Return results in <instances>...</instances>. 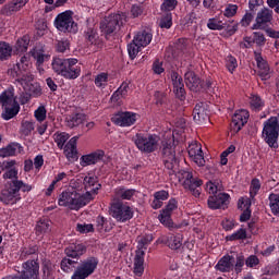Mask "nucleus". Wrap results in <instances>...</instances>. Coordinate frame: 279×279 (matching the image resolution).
<instances>
[{
	"label": "nucleus",
	"mask_w": 279,
	"mask_h": 279,
	"mask_svg": "<svg viewBox=\"0 0 279 279\" xmlns=\"http://www.w3.org/2000/svg\"><path fill=\"white\" fill-rule=\"evenodd\" d=\"M4 170L2 178L10 181L5 183L0 193V202L5 206H14V204H19L23 199V193H29L33 187L23 180H19V169L10 168Z\"/></svg>",
	"instance_id": "nucleus-1"
},
{
	"label": "nucleus",
	"mask_w": 279,
	"mask_h": 279,
	"mask_svg": "<svg viewBox=\"0 0 279 279\" xmlns=\"http://www.w3.org/2000/svg\"><path fill=\"white\" fill-rule=\"evenodd\" d=\"M71 257H63L60 263V268L64 274H73L71 279H86L95 274V269L99 265V258L95 256L87 257L81 263ZM74 271V272H73Z\"/></svg>",
	"instance_id": "nucleus-2"
},
{
	"label": "nucleus",
	"mask_w": 279,
	"mask_h": 279,
	"mask_svg": "<svg viewBox=\"0 0 279 279\" xmlns=\"http://www.w3.org/2000/svg\"><path fill=\"white\" fill-rule=\"evenodd\" d=\"M151 241H154L151 233L137 238V248L133 260V274L135 278H143L145 274V250L149 247Z\"/></svg>",
	"instance_id": "nucleus-3"
},
{
	"label": "nucleus",
	"mask_w": 279,
	"mask_h": 279,
	"mask_svg": "<svg viewBox=\"0 0 279 279\" xmlns=\"http://www.w3.org/2000/svg\"><path fill=\"white\" fill-rule=\"evenodd\" d=\"M0 106L2 108L1 119L10 121L21 112V104L14 96V88L4 89L0 94Z\"/></svg>",
	"instance_id": "nucleus-4"
},
{
	"label": "nucleus",
	"mask_w": 279,
	"mask_h": 279,
	"mask_svg": "<svg viewBox=\"0 0 279 279\" xmlns=\"http://www.w3.org/2000/svg\"><path fill=\"white\" fill-rule=\"evenodd\" d=\"M90 194L82 195L74 190L63 191L58 199L59 206L71 208V210H80L88 204Z\"/></svg>",
	"instance_id": "nucleus-5"
},
{
	"label": "nucleus",
	"mask_w": 279,
	"mask_h": 279,
	"mask_svg": "<svg viewBox=\"0 0 279 279\" xmlns=\"http://www.w3.org/2000/svg\"><path fill=\"white\" fill-rule=\"evenodd\" d=\"M133 141L141 154H154V151H158L160 137L151 133H137Z\"/></svg>",
	"instance_id": "nucleus-6"
},
{
	"label": "nucleus",
	"mask_w": 279,
	"mask_h": 279,
	"mask_svg": "<svg viewBox=\"0 0 279 279\" xmlns=\"http://www.w3.org/2000/svg\"><path fill=\"white\" fill-rule=\"evenodd\" d=\"M53 26L63 34H77V23L73 20V11L71 10L59 13L54 17Z\"/></svg>",
	"instance_id": "nucleus-7"
},
{
	"label": "nucleus",
	"mask_w": 279,
	"mask_h": 279,
	"mask_svg": "<svg viewBox=\"0 0 279 279\" xmlns=\"http://www.w3.org/2000/svg\"><path fill=\"white\" fill-rule=\"evenodd\" d=\"M175 140H168L161 142V160L168 171H173L175 165H178V157L175 156Z\"/></svg>",
	"instance_id": "nucleus-8"
},
{
	"label": "nucleus",
	"mask_w": 279,
	"mask_h": 279,
	"mask_svg": "<svg viewBox=\"0 0 279 279\" xmlns=\"http://www.w3.org/2000/svg\"><path fill=\"white\" fill-rule=\"evenodd\" d=\"M174 210H178V198L171 197L158 216L160 223H162V226L166 228H169V230L173 228L179 230V228H182V225L173 223L171 216L173 215Z\"/></svg>",
	"instance_id": "nucleus-9"
},
{
	"label": "nucleus",
	"mask_w": 279,
	"mask_h": 279,
	"mask_svg": "<svg viewBox=\"0 0 279 279\" xmlns=\"http://www.w3.org/2000/svg\"><path fill=\"white\" fill-rule=\"evenodd\" d=\"M111 217L119 223H125L134 218V210L121 201H113L110 208Z\"/></svg>",
	"instance_id": "nucleus-10"
},
{
	"label": "nucleus",
	"mask_w": 279,
	"mask_h": 279,
	"mask_svg": "<svg viewBox=\"0 0 279 279\" xmlns=\"http://www.w3.org/2000/svg\"><path fill=\"white\" fill-rule=\"evenodd\" d=\"M29 69V56L24 54L15 65L9 69L8 73L17 82H27V70Z\"/></svg>",
	"instance_id": "nucleus-11"
},
{
	"label": "nucleus",
	"mask_w": 279,
	"mask_h": 279,
	"mask_svg": "<svg viewBox=\"0 0 279 279\" xmlns=\"http://www.w3.org/2000/svg\"><path fill=\"white\" fill-rule=\"evenodd\" d=\"M121 25H123V15L119 13L110 14L100 23L101 34L108 38V36H112Z\"/></svg>",
	"instance_id": "nucleus-12"
},
{
	"label": "nucleus",
	"mask_w": 279,
	"mask_h": 279,
	"mask_svg": "<svg viewBox=\"0 0 279 279\" xmlns=\"http://www.w3.org/2000/svg\"><path fill=\"white\" fill-rule=\"evenodd\" d=\"M111 121L119 128H132L138 121V114L132 111H118L112 116Z\"/></svg>",
	"instance_id": "nucleus-13"
},
{
	"label": "nucleus",
	"mask_w": 279,
	"mask_h": 279,
	"mask_svg": "<svg viewBox=\"0 0 279 279\" xmlns=\"http://www.w3.org/2000/svg\"><path fill=\"white\" fill-rule=\"evenodd\" d=\"M247 121H250V111L246 109L236 110L231 119V132H233V134H239V132L247 125Z\"/></svg>",
	"instance_id": "nucleus-14"
},
{
	"label": "nucleus",
	"mask_w": 279,
	"mask_h": 279,
	"mask_svg": "<svg viewBox=\"0 0 279 279\" xmlns=\"http://www.w3.org/2000/svg\"><path fill=\"white\" fill-rule=\"evenodd\" d=\"M208 208L211 210H226L230 206V194L218 193L208 197Z\"/></svg>",
	"instance_id": "nucleus-15"
},
{
	"label": "nucleus",
	"mask_w": 279,
	"mask_h": 279,
	"mask_svg": "<svg viewBox=\"0 0 279 279\" xmlns=\"http://www.w3.org/2000/svg\"><path fill=\"white\" fill-rule=\"evenodd\" d=\"M84 189L86 191L83 195H89L88 204L93 202V195H97L101 189V183H99V177L88 173L83 179Z\"/></svg>",
	"instance_id": "nucleus-16"
},
{
	"label": "nucleus",
	"mask_w": 279,
	"mask_h": 279,
	"mask_svg": "<svg viewBox=\"0 0 279 279\" xmlns=\"http://www.w3.org/2000/svg\"><path fill=\"white\" fill-rule=\"evenodd\" d=\"M171 82L173 85V93L175 95L177 99H180V101H184L186 99V90L184 89V80L180 74L172 70L170 72Z\"/></svg>",
	"instance_id": "nucleus-17"
},
{
	"label": "nucleus",
	"mask_w": 279,
	"mask_h": 279,
	"mask_svg": "<svg viewBox=\"0 0 279 279\" xmlns=\"http://www.w3.org/2000/svg\"><path fill=\"white\" fill-rule=\"evenodd\" d=\"M22 272L28 279H40V264L38 259H28L22 264Z\"/></svg>",
	"instance_id": "nucleus-18"
},
{
	"label": "nucleus",
	"mask_w": 279,
	"mask_h": 279,
	"mask_svg": "<svg viewBox=\"0 0 279 279\" xmlns=\"http://www.w3.org/2000/svg\"><path fill=\"white\" fill-rule=\"evenodd\" d=\"M105 158H106V151H104L102 149H97L87 155H83L80 158V165L81 167H90L92 165L104 162Z\"/></svg>",
	"instance_id": "nucleus-19"
},
{
	"label": "nucleus",
	"mask_w": 279,
	"mask_h": 279,
	"mask_svg": "<svg viewBox=\"0 0 279 279\" xmlns=\"http://www.w3.org/2000/svg\"><path fill=\"white\" fill-rule=\"evenodd\" d=\"M27 3H29V0H12L1 8L0 14L2 16H13L16 12H21Z\"/></svg>",
	"instance_id": "nucleus-20"
},
{
	"label": "nucleus",
	"mask_w": 279,
	"mask_h": 279,
	"mask_svg": "<svg viewBox=\"0 0 279 279\" xmlns=\"http://www.w3.org/2000/svg\"><path fill=\"white\" fill-rule=\"evenodd\" d=\"M78 60L76 58H70L68 65H65V70L63 72L64 80H77L80 75H82V65L77 63Z\"/></svg>",
	"instance_id": "nucleus-21"
},
{
	"label": "nucleus",
	"mask_w": 279,
	"mask_h": 279,
	"mask_svg": "<svg viewBox=\"0 0 279 279\" xmlns=\"http://www.w3.org/2000/svg\"><path fill=\"white\" fill-rule=\"evenodd\" d=\"M254 58L257 64L258 70V76L263 82H266V80H269L271 77L269 63H267V60H264L263 53L258 51H254Z\"/></svg>",
	"instance_id": "nucleus-22"
},
{
	"label": "nucleus",
	"mask_w": 279,
	"mask_h": 279,
	"mask_svg": "<svg viewBox=\"0 0 279 279\" xmlns=\"http://www.w3.org/2000/svg\"><path fill=\"white\" fill-rule=\"evenodd\" d=\"M272 20H274V11H271L270 9L264 8L257 12L255 24H253L252 29H263V26L267 25V23H271Z\"/></svg>",
	"instance_id": "nucleus-23"
},
{
	"label": "nucleus",
	"mask_w": 279,
	"mask_h": 279,
	"mask_svg": "<svg viewBox=\"0 0 279 279\" xmlns=\"http://www.w3.org/2000/svg\"><path fill=\"white\" fill-rule=\"evenodd\" d=\"M181 180H183L184 189H199L204 181L195 175H193L192 171L182 170L181 171Z\"/></svg>",
	"instance_id": "nucleus-24"
},
{
	"label": "nucleus",
	"mask_w": 279,
	"mask_h": 279,
	"mask_svg": "<svg viewBox=\"0 0 279 279\" xmlns=\"http://www.w3.org/2000/svg\"><path fill=\"white\" fill-rule=\"evenodd\" d=\"M193 120L197 125H203L206 121H210L208 117V109L206 108V102H198L193 109Z\"/></svg>",
	"instance_id": "nucleus-25"
},
{
	"label": "nucleus",
	"mask_w": 279,
	"mask_h": 279,
	"mask_svg": "<svg viewBox=\"0 0 279 279\" xmlns=\"http://www.w3.org/2000/svg\"><path fill=\"white\" fill-rule=\"evenodd\" d=\"M87 247L84 243H71L68 247L64 248V254L68 258L80 260V258L84 256Z\"/></svg>",
	"instance_id": "nucleus-26"
},
{
	"label": "nucleus",
	"mask_w": 279,
	"mask_h": 279,
	"mask_svg": "<svg viewBox=\"0 0 279 279\" xmlns=\"http://www.w3.org/2000/svg\"><path fill=\"white\" fill-rule=\"evenodd\" d=\"M215 269L221 271V274H230V271H234V256H222L216 264Z\"/></svg>",
	"instance_id": "nucleus-27"
},
{
	"label": "nucleus",
	"mask_w": 279,
	"mask_h": 279,
	"mask_svg": "<svg viewBox=\"0 0 279 279\" xmlns=\"http://www.w3.org/2000/svg\"><path fill=\"white\" fill-rule=\"evenodd\" d=\"M184 235L181 233L169 234L161 238V243L167 245L170 250H180L182 247Z\"/></svg>",
	"instance_id": "nucleus-28"
},
{
	"label": "nucleus",
	"mask_w": 279,
	"mask_h": 279,
	"mask_svg": "<svg viewBox=\"0 0 279 279\" xmlns=\"http://www.w3.org/2000/svg\"><path fill=\"white\" fill-rule=\"evenodd\" d=\"M51 233V221L47 218L39 219L35 226V234L39 239H45V235Z\"/></svg>",
	"instance_id": "nucleus-29"
},
{
	"label": "nucleus",
	"mask_w": 279,
	"mask_h": 279,
	"mask_svg": "<svg viewBox=\"0 0 279 279\" xmlns=\"http://www.w3.org/2000/svg\"><path fill=\"white\" fill-rule=\"evenodd\" d=\"M23 151V146L20 143L12 142L3 148H0V158H10L21 154Z\"/></svg>",
	"instance_id": "nucleus-30"
},
{
	"label": "nucleus",
	"mask_w": 279,
	"mask_h": 279,
	"mask_svg": "<svg viewBox=\"0 0 279 279\" xmlns=\"http://www.w3.org/2000/svg\"><path fill=\"white\" fill-rule=\"evenodd\" d=\"M41 279H56V265L45 258L41 263Z\"/></svg>",
	"instance_id": "nucleus-31"
},
{
	"label": "nucleus",
	"mask_w": 279,
	"mask_h": 279,
	"mask_svg": "<svg viewBox=\"0 0 279 279\" xmlns=\"http://www.w3.org/2000/svg\"><path fill=\"white\" fill-rule=\"evenodd\" d=\"M184 80L187 88L190 90H193V93H199V82L202 81L199 77H197V74L193 71H187L184 74Z\"/></svg>",
	"instance_id": "nucleus-32"
},
{
	"label": "nucleus",
	"mask_w": 279,
	"mask_h": 279,
	"mask_svg": "<svg viewBox=\"0 0 279 279\" xmlns=\"http://www.w3.org/2000/svg\"><path fill=\"white\" fill-rule=\"evenodd\" d=\"M154 38V35L148 31H140L133 38V43H136V45H140L142 48L147 47V45H150L151 40Z\"/></svg>",
	"instance_id": "nucleus-33"
},
{
	"label": "nucleus",
	"mask_w": 279,
	"mask_h": 279,
	"mask_svg": "<svg viewBox=\"0 0 279 279\" xmlns=\"http://www.w3.org/2000/svg\"><path fill=\"white\" fill-rule=\"evenodd\" d=\"M80 137H72L64 146V155L69 159L77 158V140Z\"/></svg>",
	"instance_id": "nucleus-34"
},
{
	"label": "nucleus",
	"mask_w": 279,
	"mask_h": 279,
	"mask_svg": "<svg viewBox=\"0 0 279 279\" xmlns=\"http://www.w3.org/2000/svg\"><path fill=\"white\" fill-rule=\"evenodd\" d=\"M70 62V58L69 59H64V58H53L52 60V71L54 73H57V75H61V77L64 75V71L66 69V65Z\"/></svg>",
	"instance_id": "nucleus-35"
},
{
	"label": "nucleus",
	"mask_w": 279,
	"mask_h": 279,
	"mask_svg": "<svg viewBox=\"0 0 279 279\" xmlns=\"http://www.w3.org/2000/svg\"><path fill=\"white\" fill-rule=\"evenodd\" d=\"M114 195L116 197H119L120 199H126V201H132V197L136 195V190L135 189H125V186H118L114 190Z\"/></svg>",
	"instance_id": "nucleus-36"
},
{
	"label": "nucleus",
	"mask_w": 279,
	"mask_h": 279,
	"mask_svg": "<svg viewBox=\"0 0 279 279\" xmlns=\"http://www.w3.org/2000/svg\"><path fill=\"white\" fill-rule=\"evenodd\" d=\"M112 222L104 216H98L96 218V230L97 232H110L112 230Z\"/></svg>",
	"instance_id": "nucleus-37"
},
{
	"label": "nucleus",
	"mask_w": 279,
	"mask_h": 279,
	"mask_svg": "<svg viewBox=\"0 0 279 279\" xmlns=\"http://www.w3.org/2000/svg\"><path fill=\"white\" fill-rule=\"evenodd\" d=\"M250 108L254 112H260V110L265 108V100H263L258 95L252 94L250 97Z\"/></svg>",
	"instance_id": "nucleus-38"
},
{
	"label": "nucleus",
	"mask_w": 279,
	"mask_h": 279,
	"mask_svg": "<svg viewBox=\"0 0 279 279\" xmlns=\"http://www.w3.org/2000/svg\"><path fill=\"white\" fill-rule=\"evenodd\" d=\"M31 38L29 35H24L20 39H17L15 44L16 53H26L27 49H29Z\"/></svg>",
	"instance_id": "nucleus-39"
},
{
	"label": "nucleus",
	"mask_w": 279,
	"mask_h": 279,
	"mask_svg": "<svg viewBox=\"0 0 279 279\" xmlns=\"http://www.w3.org/2000/svg\"><path fill=\"white\" fill-rule=\"evenodd\" d=\"M12 58V46L9 43L0 41V61L5 62Z\"/></svg>",
	"instance_id": "nucleus-40"
},
{
	"label": "nucleus",
	"mask_w": 279,
	"mask_h": 279,
	"mask_svg": "<svg viewBox=\"0 0 279 279\" xmlns=\"http://www.w3.org/2000/svg\"><path fill=\"white\" fill-rule=\"evenodd\" d=\"M159 27L161 29H171V27H173V13H162L159 21Z\"/></svg>",
	"instance_id": "nucleus-41"
},
{
	"label": "nucleus",
	"mask_w": 279,
	"mask_h": 279,
	"mask_svg": "<svg viewBox=\"0 0 279 279\" xmlns=\"http://www.w3.org/2000/svg\"><path fill=\"white\" fill-rule=\"evenodd\" d=\"M85 116L83 113H72L66 118L68 128H77L84 123Z\"/></svg>",
	"instance_id": "nucleus-42"
},
{
	"label": "nucleus",
	"mask_w": 279,
	"mask_h": 279,
	"mask_svg": "<svg viewBox=\"0 0 279 279\" xmlns=\"http://www.w3.org/2000/svg\"><path fill=\"white\" fill-rule=\"evenodd\" d=\"M215 93V81L211 78L201 80L198 93Z\"/></svg>",
	"instance_id": "nucleus-43"
},
{
	"label": "nucleus",
	"mask_w": 279,
	"mask_h": 279,
	"mask_svg": "<svg viewBox=\"0 0 279 279\" xmlns=\"http://www.w3.org/2000/svg\"><path fill=\"white\" fill-rule=\"evenodd\" d=\"M207 27L214 32H221V29H226V23L217 17H210L207 22Z\"/></svg>",
	"instance_id": "nucleus-44"
},
{
	"label": "nucleus",
	"mask_w": 279,
	"mask_h": 279,
	"mask_svg": "<svg viewBox=\"0 0 279 279\" xmlns=\"http://www.w3.org/2000/svg\"><path fill=\"white\" fill-rule=\"evenodd\" d=\"M57 53H66L71 49V41L66 38L59 39L54 43Z\"/></svg>",
	"instance_id": "nucleus-45"
},
{
	"label": "nucleus",
	"mask_w": 279,
	"mask_h": 279,
	"mask_svg": "<svg viewBox=\"0 0 279 279\" xmlns=\"http://www.w3.org/2000/svg\"><path fill=\"white\" fill-rule=\"evenodd\" d=\"M268 199L271 213L279 217V194L270 193Z\"/></svg>",
	"instance_id": "nucleus-46"
},
{
	"label": "nucleus",
	"mask_w": 279,
	"mask_h": 279,
	"mask_svg": "<svg viewBox=\"0 0 279 279\" xmlns=\"http://www.w3.org/2000/svg\"><path fill=\"white\" fill-rule=\"evenodd\" d=\"M206 186H207V193H209V195H217V193L221 189V181L210 180L206 183Z\"/></svg>",
	"instance_id": "nucleus-47"
},
{
	"label": "nucleus",
	"mask_w": 279,
	"mask_h": 279,
	"mask_svg": "<svg viewBox=\"0 0 279 279\" xmlns=\"http://www.w3.org/2000/svg\"><path fill=\"white\" fill-rule=\"evenodd\" d=\"M85 40H87L89 45H97V40H99V34L95 28H87L85 32Z\"/></svg>",
	"instance_id": "nucleus-48"
},
{
	"label": "nucleus",
	"mask_w": 279,
	"mask_h": 279,
	"mask_svg": "<svg viewBox=\"0 0 279 279\" xmlns=\"http://www.w3.org/2000/svg\"><path fill=\"white\" fill-rule=\"evenodd\" d=\"M260 191V180L257 178L252 179L250 185V197L251 199H255L256 195Z\"/></svg>",
	"instance_id": "nucleus-49"
},
{
	"label": "nucleus",
	"mask_w": 279,
	"mask_h": 279,
	"mask_svg": "<svg viewBox=\"0 0 279 279\" xmlns=\"http://www.w3.org/2000/svg\"><path fill=\"white\" fill-rule=\"evenodd\" d=\"M95 86L97 88H106L108 86V73L101 72L99 73L94 81Z\"/></svg>",
	"instance_id": "nucleus-50"
},
{
	"label": "nucleus",
	"mask_w": 279,
	"mask_h": 279,
	"mask_svg": "<svg viewBox=\"0 0 279 279\" xmlns=\"http://www.w3.org/2000/svg\"><path fill=\"white\" fill-rule=\"evenodd\" d=\"M226 68L229 73H234L239 68V61L232 54H229L226 59Z\"/></svg>",
	"instance_id": "nucleus-51"
},
{
	"label": "nucleus",
	"mask_w": 279,
	"mask_h": 279,
	"mask_svg": "<svg viewBox=\"0 0 279 279\" xmlns=\"http://www.w3.org/2000/svg\"><path fill=\"white\" fill-rule=\"evenodd\" d=\"M247 239V231L243 228L227 236V241H243Z\"/></svg>",
	"instance_id": "nucleus-52"
},
{
	"label": "nucleus",
	"mask_w": 279,
	"mask_h": 279,
	"mask_svg": "<svg viewBox=\"0 0 279 279\" xmlns=\"http://www.w3.org/2000/svg\"><path fill=\"white\" fill-rule=\"evenodd\" d=\"M175 8H178V0H165L160 5V10L163 13L173 12Z\"/></svg>",
	"instance_id": "nucleus-53"
},
{
	"label": "nucleus",
	"mask_w": 279,
	"mask_h": 279,
	"mask_svg": "<svg viewBox=\"0 0 279 279\" xmlns=\"http://www.w3.org/2000/svg\"><path fill=\"white\" fill-rule=\"evenodd\" d=\"M31 56L32 58H34V60H36L37 66H43V64H45V59L47 58V56L43 53V51L33 49L31 50Z\"/></svg>",
	"instance_id": "nucleus-54"
},
{
	"label": "nucleus",
	"mask_w": 279,
	"mask_h": 279,
	"mask_svg": "<svg viewBox=\"0 0 279 279\" xmlns=\"http://www.w3.org/2000/svg\"><path fill=\"white\" fill-rule=\"evenodd\" d=\"M238 12H239V5L229 3L225 8L223 16H226V19H232L233 16H236Z\"/></svg>",
	"instance_id": "nucleus-55"
},
{
	"label": "nucleus",
	"mask_w": 279,
	"mask_h": 279,
	"mask_svg": "<svg viewBox=\"0 0 279 279\" xmlns=\"http://www.w3.org/2000/svg\"><path fill=\"white\" fill-rule=\"evenodd\" d=\"M141 49L143 48L138 44L134 43V40H132V43L128 45L130 59L134 60V58L138 56V52L141 51Z\"/></svg>",
	"instance_id": "nucleus-56"
},
{
	"label": "nucleus",
	"mask_w": 279,
	"mask_h": 279,
	"mask_svg": "<svg viewBox=\"0 0 279 279\" xmlns=\"http://www.w3.org/2000/svg\"><path fill=\"white\" fill-rule=\"evenodd\" d=\"M21 132L24 134V136H29V134L34 132V122L23 120L21 124Z\"/></svg>",
	"instance_id": "nucleus-57"
},
{
	"label": "nucleus",
	"mask_w": 279,
	"mask_h": 279,
	"mask_svg": "<svg viewBox=\"0 0 279 279\" xmlns=\"http://www.w3.org/2000/svg\"><path fill=\"white\" fill-rule=\"evenodd\" d=\"M253 41L257 47H265L267 38H265V34H263L262 32H254Z\"/></svg>",
	"instance_id": "nucleus-58"
},
{
	"label": "nucleus",
	"mask_w": 279,
	"mask_h": 279,
	"mask_svg": "<svg viewBox=\"0 0 279 279\" xmlns=\"http://www.w3.org/2000/svg\"><path fill=\"white\" fill-rule=\"evenodd\" d=\"M202 144H197V142L190 144L187 147V154L190 158H193V156H197V154H202Z\"/></svg>",
	"instance_id": "nucleus-59"
},
{
	"label": "nucleus",
	"mask_w": 279,
	"mask_h": 279,
	"mask_svg": "<svg viewBox=\"0 0 279 279\" xmlns=\"http://www.w3.org/2000/svg\"><path fill=\"white\" fill-rule=\"evenodd\" d=\"M76 232H80V234H88V232H95V227L93 226V223H77Z\"/></svg>",
	"instance_id": "nucleus-60"
},
{
	"label": "nucleus",
	"mask_w": 279,
	"mask_h": 279,
	"mask_svg": "<svg viewBox=\"0 0 279 279\" xmlns=\"http://www.w3.org/2000/svg\"><path fill=\"white\" fill-rule=\"evenodd\" d=\"M156 106H165L167 104V94L165 92L157 90L154 94Z\"/></svg>",
	"instance_id": "nucleus-61"
},
{
	"label": "nucleus",
	"mask_w": 279,
	"mask_h": 279,
	"mask_svg": "<svg viewBox=\"0 0 279 279\" xmlns=\"http://www.w3.org/2000/svg\"><path fill=\"white\" fill-rule=\"evenodd\" d=\"M66 141H69V134L66 133H60L54 138V142L57 143V147H59V149L64 148Z\"/></svg>",
	"instance_id": "nucleus-62"
},
{
	"label": "nucleus",
	"mask_w": 279,
	"mask_h": 279,
	"mask_svg": "<svg viewBox=\"0 0 279 279\" xmlns=\"http://www.w3.org/2000/svg\"><path fill=\"white\" fill-rule=\"evenodd\" d=\"M254 14L252 12H246L243 17L240 21V25L242 27H250V25L252 24V22L254 21Z\"/></svg>",
	"instance_id": "nucleus-63"
},
{
	"label": "nucleus",
	"mask_w": 279,
	"mask_h": 279,
	"mask_svg": "<svg viewBox=\"0 0 279 279\" xmlns=\"http://www.w3.org/2000/svg\"><path fill=\"white\" fill-rule=\"evenodd\" d=\"M34 114H35V119H37L39 123H43V121L47 119V109L45 108V106H40L35 110Z\"/></svg>",
	"instance_id": "nucleus-64"
}]
</instances>
